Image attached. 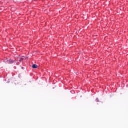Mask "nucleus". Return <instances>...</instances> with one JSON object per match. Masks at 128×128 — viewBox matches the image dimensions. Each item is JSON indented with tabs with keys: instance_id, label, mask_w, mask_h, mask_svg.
I'll list each match as a JSON object with an SVG mask.
<instances>
[{
	"instance_id": "6",
	"label": "nucleus",
	"mask_w": 128,
	"mask_h": 128,
	"mask_svg": "<svg viewBox=\"0 0 128 128\" xmlns=\"http://www.w3.org/2000/svg\"><path fill=\"white\" fill-rule=\"evenodd\" d=\"M17 64L18 65V63H17Z\"/></svg>"
},
{
	"instance_id": "1",
	"label": "nucleus",
	"mask_w": 128,
	"mask_h": 128,
	"mask_svg": "<svg viewBox=\"0 0 128 128\" xmlns=\"http://www.w3.org/2000/svg\"><path fill=\"white\" fill-rule=\"evenodd\" d=\"M24 60V58H18L17 59V62L18 64V62H22Z\"/></svg>"
},
{
	"instance_id": "2",
	"label": "nucleus",
	"mask_w": 128,
	"mask_h": 128,
	"mask_svg": "<svg viewBox=\"0 0 128 128\" xmlns=\"http://www.w3.org/2000/svg\"><path fill=\"white\" fill-rule=\"evenodd\" d=\"M14 60H12V59H10L9 60H8V62L10 64H14Z\"/></svg>"
},
{
	"instance_id": "3",
	"label": "nucleus",
	"mask_w": 128,
	"mask_h": 128,
	"mask_svg": "<svg viewBox=\"0 0 128 128\" xmlns=\"http://www.w3.org/2000/svg\"><path fill=\"white\" fill-rule=\"evenodd\" d=\"M32 68H38V66L36 64H34Z\"/></svg>"
},
{
	"instance_id": "4",
	"label": "nucleus",
	"mask_w": 128,
	"mask_h": 128,
	"mask_svg": "<svg viewBox=\"0 0 128 128\" xmlns=\"http://www.w3.org/2000/svg\"><path fill=\"white\" fill-rule=\"evenodd\" d=\"M96 101L97 102H100V100H98V98L96 99Z\"/></svg>"
},
{
	"instance_id": "5",
	"label": "nucleus",
	"mask_w": 128,
	"mask_h": 128,
	"mask_svg": "<svg viewBox=\"0 0 128 128\" xmlns=\"http://www.w3.org/2000/svg\"><path fill=\"white\" fill-rule=\"evenodd\" d=\"M26 60V58H25Z\"/></svg>"
}]
</instances>
